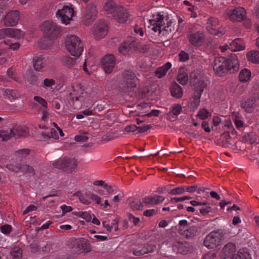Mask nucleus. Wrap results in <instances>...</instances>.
Wrapping results in <instances>:
<instances>
[{"mask_svg": "<svg viewBox=\"0 0 259 259\" xmlns=\"http://www.w3.org/2000/svg\"><path fill=\"white\" fill-rule=\"evenodd\" d=\"M123 197V195L122 193H120L118 195H115L113 199L112 200V202L114 203H116L118 202L121 198Z\"/></svg>", "mask_w": 259, "mask_h": 259, "instance_id": "60", "label": "nucleus"}, {"mask_svg": "<svg viewBox=\"0 0 259 259\" xmlns=\"http://www.w3.org/2000/svg\"><path fill=\"white\" fill-rule=\"evenodd\" d=\"M89 198L97 204H101L102 198L97 194L91 193L89 195Z\"/></svg>", "mask_w": 259, "mask_h": 259, "instance_id": "46", "label": "nucleus"}, {"mask_svg": "<svg viewBox=\"0 0 259 259\" xmlns=\"http://www.w3.org/2000/svg\"><path fill=\"white\" fill-rule=\"evenodd\" d=\"M60 208L63 212L62 216H63L66 213L72 210V208L70 206H67L65 204L61 205Z\"/></svg>", "mask_w": 259, "mask_h": 259, "instance_id": "55", "label": "nucleus"}, {"mask_svg": "<svg viewBox=\"0 0 259 259\" xmlns=\"http://www.w3.org/2000/svg\"><path fill=\"white\" fill-rule=\"evenodd\" d=\"M189 80L188 73L184 71L179 70V83L182 85L186 84Z\"/></svg>", "mask_w": 259, "mask_h": 259, "instance_id": "41", "label": "nucleus"}, {"mask_svg": "<svg viewBox=\"0 0 259 259\" xmlns=\"http://www.w3.org/2000/svg\"><path fill=\"white\" fill-rule=\"evenodd\" d=\"M135 48V44L134 40L126 41L121 44L118 48L119 52L123 55H128Z\"/></svg>", "mask_w": 259, "mask_h": 259, "instance_id": "20", "label": "nucleus"}, {"mask_svg": "<svg viewBox=\"0 0 259 259\" xmlns=\"http://www.w3.org/2000/svg\"><path fill=\"white\" fill-rule=\"evenodd\" d=\"M229 133L230 132L228 131L221 134L220 138L216 141L217 144L224 147H227L230 143Z\"/></svg>", "mask_w": 259, "mask_h": 259, "instance_id": "27", "label": "nucleus"}, {"mask_svg": "<svg viewBox=\"0 0 259 259\" xmlns=\"http://www.w3.org/2000/svg\"><path fill=\"white\" fill-rule=\"evenodd\" d=\"M138 130V127L135 124L127 125L124 128V131L130 133L134 132Z\"/></svg>", "mask_w": 259, "mask_h": 259, "instance_id": "56", "label": "nucleus"}, {"mask_svg": "<svg viewBox=\"0 0 259 259\" xmlns=\"http://www.w3.org/2000/svg\"><path fill=\"white\" fill-rule=\"evenodd\" d=\"M97 11L95 6H88L87 8L84 18V23L89 25L96 18Z\"/></svg>", "mask_w": 259, "mask_h": 259, "instance_id": "24", "label": "nucleus"}, {"mask_svg": "<svg viewBox=\"0 0 259 259\" xmlns=\"http://www.w3.org/2000/svg\"><path fill=\"white\" fill-rule=\"evenodd\" d=\"M240 39L237 38L233 40L229 46V49L231 50L232 51H239L243 50L245 49V47L239 44Z\"/></svg>", "mask_w": 259, "mask_h": 259, "instance_id": "36", "label": "nucleus"}, {"mask_svg": "<svg viewBox=\"0 0 259 259\" xmlns=\"http://www.w3.org/2000/svg\"><path fill=\"white\" fill-rule=\"evenodd\" d=\"M113 17L117 22L123 24L129 20L130 14L126 9L121 6H118L113 15Z\"/></svg>", "mask_w": 259, "mask_h": 259, "instance_id": "11", "label": "nucleus"}, {"mask_svg": "<svg viewBox=\"0 0 259 259\" xmlns=\"http://www.w3.org/2000/svg\"><path fill=\"white\" fill-rule=\"evenodd\" d=\"M151 128V126L150 125H146L143 126L138 127V131L139 133H144L148 131Z\"/></svg>", "mask_w": 259, "mask_h": 259, "instance_id": "61", "label": "nucleus"}, {"mask_svg": "<svg viewBox=\"0 0 259 259\" xmlns=\"http://www.w3.org/2000/svg\"><path fill=\"white\" fill-rule=\"evenodd\" d=\"M1 232L4 234H8L12 231V227L9 225H5L0 227Z\"/></svg>", "mask_w": 259, "mask_h": 259, "instance_id": "48", "label": "nucleus"}, {"mask_svg": "<svg viewBox=\"0 0 259 259\" xmlns=\"http://www.w3.org/2000/svg\"><path fill=\"white\" fill-rule=\"evenodd\" d=\"M246 57L247 60L255 64L259 63V51H251L249 52L247 55Z\"/></svg>", "mask_w": 259, "mask_h": 259, "instance_id": "33", "label": "nucleus"}, {"mask_svg": "<svg viewBox=\"0 0 259 259\" xmlns=\"http://www.w3.org/2000/svg\"><path fill=\"white\" fill-rule=\"evenodd\" d=\"M28 133L26 130H18L15 128H10L7 130L0 131V138L3 141H7L11 137L16 136L18 137H26Z\"/></svg>", "mask_w": 259, "mask_h": 259, "instance_id": "10", "label": "nucleus"}, {"mask_svg": "<svg viewBox=\"0 0 259 259\" xmlns=\"http://www.w3.org/2000/svg\"><path fill=\"white\" fill-rule=\"evenodd\" d=\"M40 29L46 36L52 39L57 38L62 31L60 26L52 21L43 22L40 26Z\"/></svg>", "mask_w": 259, "mask_h": 259, "instance_id": "6", "label": "nucleus"}, {"mask_svg": "<svg viewBox=\"0 0 259 259\" xmlns=\"http://www.w3.org/2000/svg\"><path fill=\"white\" fill-rule=\"evenodd\" d=\"M64 46L70 54L75 57H79L83 50V44L78 36L69 34L65 38Z\"/></svg>", "mask_w": 259, "mask_h": 259, "instance_id": "2", "label": "nucleus"}, {"mask_svg": "<svg viewBox=\"0 0 259 259\" xmlns=\"http://www.w3.org/2000/svg\"><path fill=\"white\" fill-rule=\"evenodd\" d=\"M108 32L106 24L101 21L95 24L92 30V33L97 39H101L106 36Z\"/></svg>", "mask_w": 259, "mask_h": 259, "instance_id": "9", "label": "nucleus"}, {"mask_svg": "<svg viewBox=\"0 0 259 259\" xmlns=\"http://www.w3.org/2000/svg\"><path fill=\"white\" fill-rule=\"evenodd\" d=\"M242 141L244 143L250 144L259 143V139L257 135L253 132L245 134L242 137Z\"/></svg>", "mask_w": 259, "mask_h": 259, "instance_id": "26", "label": "nucleus"}, {"mask_svg": "<svg viewBox=\"0 0 259 259\" xmlns=\"http://www.w3.org/2000/svg\"><path fill=\"white\" fill-rule=\"evenodd\" d=\"M171 64L170 62H167L161 67L158 68L155 74L158 78H161L166 75L167 71L171 67Z\"/></svg>", "mask_w": 259, "mask_h": 259, "instance_id": "29", "label": "nucleus"}, {"mask_svg": "<svg viewBox=\"0 0 259 259\" xmlns=\"http://www.w3.org/2000/svg\"><path fill=\"white\" fill-rule=\"evenodd\" d=\"M225 234L221 229L211 231L205 237L203 245L209 249L217 248L221 244Z\"/></svg>", "mask_w": 259, "mask_h": 259, "instance_id": "3", "label": "nucleus"}, {"mask_svg": "<svg viewBox=\"0 0 259 259\" xmlns=\"http://www.w3.org/2000/svg\"><path fill=\"white\" fill-rule=\"evenodd\" d=\"M193 249L192 245L188 242H179V252L186 254L190 252Z\"/></svg>", "mask_w": 259, "mask_h": 259, "instance_id": "34", "label": "nucleus"}, {"mask_svg": "<svg viewBox=\"0 0 259 259\" xmlns=\"http://www.w3.org/2000/svg\"><path fill=\"white\" fill-rule=\"evenodd\" d=\"M225 18H229L232 21L240 22L246 17V12L243 7H237L232 10H227L224 14Z\"/></svg>", "mask_w": 259, "mask_h": 259, "instance_id": "7", "label": "nucleus"}, {"mask_svg": "<svg viewBox=\"0 0 259 259\" xmlns=\"http://www.w3.org/2000/svg\"><path fill=\"white\" fill-rule=\"evenodd\" d=\"M4 43L9 46V48L13 50H17L19 49L20 45L18 42H14L12 44L10 40H6L4 41Z\"/></svg>", "mask_w": 259, "mask_h": 259, "instance_id": "47", "label": "nucleus"}, {"mask_svg": "<svg viewBox=\"0 0 259 259\" xmlns=\"http://www.w3.org/2000/svg\"><path fill=\"white\" fill-rule=\"evenodd\" d=\"M134 31L136 33L139 34L141 36H143L144 35V31L143 29L138 26H136L134 28Z\"/></svg>", "mask_w": 259, "mask_h": 259, "instance_id": "64", "label": "nucleus"}, {"mask_svg": "<svg viewBox=\"0 0 259 259\" xmlns=\"http://www.w3.org/2000/svg\"><path fill=\"white\" fill-rule=\"evenodd\" d=\"M169 206L167 207H164L162 208V210H168V211H174L178 208V198H174L168 203Z\"/></svg>", "mask_w": 259, "mask_h": 259, "instance_id": "38", "label": "nucleus"}, {"mask_svg": "<svg viewBox=\"0 0 259 259\" xmlns=\"http://www.w3.org/2000/svg\"><path fill=\"white\" fill-rule=\"evenodd\" d=\"M164 199V197L162 196L154 195L144 198L143 203L146 205L152 206L163 202Z\"/></svg>", "mask_w": 259, "mask_h": 259, "instance_id": "21", "label": "nucleus"}, {"mask_svg": "<svg viewBox=\"0 0 259 259\" xmlns=\"http://www.w3.org/2000/svg\"><path fill=\"white\" fill-rule=\"evenodd\" d=\"M198 232L197 228L195 226H190L187 227L183 230L182 229H179V234L182 238H192L195 236Z\"/></svg>", "mask_w": 259, "mask_h": 259, "instance_id": "22", "label": "nucleus"}, {"mask_svg": "<svg viewBox=\"0 0 259 259\" xmlns=\"http://www.w3.org/2000/svg\"><path fill=\"white\" fill-rule=\"evenodd\" d=\"M190 84L193 91V101L191 104L194 107L197 108L199 105L201 94L207 87V83L200 79L194 78L190 79Z\"/></svg>", "mask_w": 259, "mask_h": 259, "instance_id": "4", "label": "nucleus"}, {"mask_svg": "<svg viewBox=\"0 0 259 259\" xmlns=\"http://www.w3.org/2000/svg\"><path fill=\"white\" fill-rule=\"evenodd\" d=\"M10 253L13 259H21L22 257V250L18 246L13 247Z\"/></svg>", "mask_w": 259, "mask_h": 259, "instance_id": "39", "label": "nucleus"}, {"mask_svg": "<svg viewBox=\"0 0 259 259\" xmlns=\"http://www.w3.org/2000/svg\"><path fill=\"white\" fill-rule=\"evenodd\" d=\"M72 214L84 219L87 222H90L92 220L91 215L88 212L73 211Z\"/></svg>", "mask_w": 259, "mask_h": 259, "instance_id": "40", "label": "nucleus"}, {"mask_svg": "<svg viewBox=\"0 0 259 259\" xmlns=\"http://www.w3.org/2000/svg\"><path fill=\"white\" fill-rule=\"evenodd\" d=\"M29 153V150L28 149H23L19 150L16 152L15 153V156L17 157H20L22 156H25L28 155Z\"/></svg>", "mask_w": 259, "mask_h": 259, "instance_id": "52", "label": "nucleus"}, {"mask_svg": "<svg viewBox=\"0 0 259 259\" xmlns=\"http://www.w3.org/2000/svg\"><path fill=\"white\" fill-rule=\"evenodd\" d=\"M88 138L86 133L80 131L78 135L75 136L74 140L78 142H85L88 140Z\"/></svg>", "mask_w": 259, "mask_h": 259, "instance_id": "43", "label": "nucleus"}, {"mask_svg": "<svg viewBox=\"0 0 259 259\" xmlns=\"http://www.w3.org/2000/svg\"><path fill=\"white\" fill-rule=\"evenodd\" d=\"M250 77L251 72L246 68L242 69L239 73V79L241 82H246L250 79Z\"/></svg>", "mask_w": 259, "mask_h": 259, "instance_id": "35", "label": "nucleus"}, {"mask_svg": "<svg viewBox=\"0 0 259 259\" xmlns=\"http://www.w3.org/2000/svg\"><path fill=\"white\" fill-rule=\"evenodd\" d=\"M9 37L16 39L23 38L25 36V32L20 29L8 28Z\"/></svg>", "mask_w": 259, "mask_h": 259, "instance_id": "28", "label": "nucleus"}, {"mask_svg": "<svg viewBox=\"0 0 259 259\" xmlns=\"http://www.w3.org/2000/svg\"><path fill=\"white\" fill-rule=\"evenodd\" d=\"M225 63L227 68V72L233 73L239 69L238 59L235 54L232 55L228 59L225 58Z\"/></svg>", "mask_w": 259, "mask_h": 259, "instance_id": "14", "label": "nucleus"}, {"mask_svg": "<svg viewBox=\"0 0 259 259\" xmlns=\"http://www.w3.org/2000/svg\"><path fill=\"white\" fill-rule=\"evenodd\" d=\"M231 259H251V257L246 249H241L238 251L237 254H234Z\"/></svg>", "mask_w": 259, "mask_h": 259, "instance_id": "32", "label": "nucleus"}, {"mask_svg": "<svg viewBox=\"0 0 259 259\" xmlns=\"http://www.w3.org/2000/svg\"><path fill=\"white\" fill-rule=\"evenodd\" d=\"M115 64V58L112 55H106L102 59V67L106 73H109L112 71L114 67Z\"/></svg>", "mask_w": 259, "mask_h": 259, "instance_id": "16", "label": "nucleus"}, {"mask_svg": "<svg viewBox=\"0 0 259 259\" xmlns=\"http://www.w3.org/2000/svg\"><path fill=\"white\" fill-rule=\"evenodd\" d=\"M34 100L39 104H40L42 106L46 107L47 105L46 101L41 97L38 96H35L34 97Z\"/></svg>", "mask_w": 259, "mask_h": 259, "instance_id": "58", "label": "nucleus"}, {"mask_svg": "<svg viewBox=\"0 0 259 259\" xmlns=\"http://www.w3.org/2000/svg\"><path fill=\"white\" fill-rule=\"evenodd\" d=\"M199 211L202 215H206L212 211V208L210 206H206L205 208H200Z\"/></svg>", "mask_w": 259, "mask_h": 259, "instance_id": "57", "label": "nucleus"}, {"mask_svg": "<svg viewBox=\"0 0 259 259\" xmlns=\"http://www.w3.org/2000/svg\"><path fill=\"white\" fill-rule=\"evenodd\" d=\"M4 96L11 102L19 98V95L15 91L11 89H6L4 91Z\"/></svg>", "mask_w": 259, "mask_h": 259, "instance_id": "37", "label": "nucleus"}, {"mask_svg": "<svg viewBox=\"0 0 259 259\" xmlns=\"http://www.w3.org/2000/svg\"><path fill=\"white\" fill-rule=\"evenodd\" d=\"M156 212L154 209H148L144 212V215L146 217H151L156 214Z\"/></svg>", "mask_w": 259, "mask_h": 259, "instance_id": "59", "label": "nucleus"}, {"mask_svg": "<svg viewBox=\"0 0 259 259\" xmlns=\"http://www.w3.org/2000/svg\"><path fill=\"white\" fill-rule=\"evenodd\" d=\"M20 14L18 11H12L8 13L5 18V22L8 26H15L18 24Z\"/></svg>", "mask_w": 259, "mask_h": 259, "instance_id": "17", "label": "nucleus"}, {"mask_svg": "<svg viewBox=\"0 0 259 259\" xmlns=\"http://www.w3.org/2000/svg\"><path fill=\"white\" fill-rule=\"evenodd\" d=\"M189 59V56L188 53L182 51L179 53V60L182 62H185Z\"/></svg>", "mask_w": 259, "mask_h": 259, "instance_id": "51", "label": "nucleus"}, {"mask_svg": "<svg viewBox=\"0 0 259 259\" xmlns=\"http://www.w3.org/2000/svg\"><path fill=\"white\" fill-rule=\"evenodd\" d=\"M155 248V246L152 244L140 246L133 250V254L136 256H141L153 252Z\"/></svg>", "mask_w": 259, "mask_h": 259, "instance_id": "19", "label": "nucleus"}, {"mask_svg": "<svg viewBox=\"0 0 259 259\" xmlns=\"http://www.w3.org/2000/svg\"><path fill=\"white\" fill-rule=\"evenodd\" d=\"M143 206L141 202L137 201H133L131 203V206L134 209H142Z\"/></svg>", "mask_w": 259, "mask_h": 259, "instance_id": "49", "label": "nucleus"}, {"mask_svg": "<svg viewBox=\"0 0 259 259\" xmlns=\"http://www.w3.org/2000/svg\"><path fill=\"white\" fill-rule=\"evenodd\" d=\"M6 167L10 170L18 172L22 171L23 172H30L32 170L31 167L27 165H23L22 167H19L17 165H12L11 164H6Z\"/></svg>", "mask_w": 259, "mask_h": 259, "instance_id": "31", "label": "nucleus"}, {"mask_svg": "<svg viewBox=\"0 0 259 259\" xmlns=\"http://www.w3.org/2000/svg\"><path fill=\"white\" fill-rule=\"evenodd\" d=\"M63 62L68 68H71L75 63V59L70 57L67 56L63 59Z\"/></svg>", "mask_w": 259, "mask_h": 259, "instance_id": "44", "label": "nucleus"}, {"mask_svg": "<svg viewBox=\"0 0 259 259\" xmlns=\"http://www.w3.org/2000/svg\"><path fill=\"white\" fill-rule=\"evenodd\" d=\"M137 77L135 74H132L126 78L125 91L130 94V92L135 91L136 88Z\"/></svg>", "mask_w": 259, "mask_h": 259, "instance_id": "23", "label": "nucleus"}, {"mask_svg": "<svg viewBox=\"0 0 259 259\" xmlns=\"http://www.w3.org/2000/svg\"><path fill=\"white\" fill-rule=\"evenodd\" d=\"M79 92H80V95L78 96H77L75 97V101H82L83 99L86 98L88 96L87 93L85 92H82V90L81 89H79ZM74 98H72V100H74Z\"/></svg>", "mask_w": 259, "mask_h": 259, "instance_id": "53", "label": "nucleus"}, {"mask_svg": "<svg viewBox=\"0 0 259 259\" xmlns=\"http://www.w3.org/2000/svg\"><path fill=\"white\" fill-rule=\"evenodd\" d=\"M204 37V32L198 31L195 33H190L187 36V38L192 45L198 47L202 44Z\"/></svg>", "mask_w": 259, "mask_h": 259, "instance_id": "15", "label": "nucleus"}, {"mask_svg": "<svg viewBox=\"0 0 259 259\" xmlns=\"http://www.w3.org/2000/svg\"><path fill=\"white\" fill-rule=\"evenodd\" d=\"M147 19L150 24L152 32L151 37L156 42L162 41L161 39L171 31L172 21L164 12H159L154 10L148 11Z\"/></svg>", "mask_w": 259, "mask_h": 259, "instance_id": "1", "label": "nucleus"}, {"mask_svg": "<svg viewBox=\"0 0 259 259\" xmlns=\"http://www.w3.org/2000/svg\"><path fill=\"white\" fill-rule=\"evenodd\" d=\"M171 93L172 96L178 98V85L176 83H173L171 86Z\"/></svg>", "mask_w": 259, "mask_h": 259, "instance_id": "50", "label": "nucleus"}, {"mask_svg": "<svg viewBox=\"0 0 259 259\" xmlns=\"http://www.w3.org/2000/svg\"><path fill=\"white\" fill-rule=\"evenodd\" d=\"M207 30L211 34L221 37L225 34L226 30L224 28L219 27V22L217 18L210 17L207 20Z\"/></svg>", "mask_w": 259, "mask_h": 259, "instance_id": "8", "label": "nucleus"}, {"mask_svg": "<svg viewBox=\"0 0 259 259\" xmlns=\"http://www.w3.org/2000/svg\"><path fill=\"white\" fill-rule=\"evenodd\" d=\"M47 62L43 55L35 56L33 59V66L36 70H41L46 65Z\"/></svg>", "mask_w": 259, "mask_h": 259, "instance_id": "25", "label": "nucleus"}, {"mask_svg": "<svg viewBox=\"0 0 259 259\" xmlns=\"http://www.w3.org/2000/svg\"><path fill=\"white\" fill-rule=\"evenodd\" d=\"M55 84V81L52 78H46L42 82V87L47 90L52 89Z\"/></svg>", "mask_w": 259, "mask_h": 259, "instance_id": "42", "label": "nucleus"}, {"mask_svg": "<svg viewBox=\"0 0 259 259\" xmlns=\"http://www.w3.org/2000/svg\"><path fill=\"white\" fill-rule=\"evenodd\" d=\"M236 250L235 244L232 242L227 243L222 248L220 257V259H227Z\"/></svg>", "mask_w": 259, "mask_h": 259, "instance_id": "18", "label": "nucleus"}, {"mask_svg": "<svg viewBox=\"0 0 259 259\" xmlns=\"http://www.w3.org/2000/svg\"><path fill=\"white\" fill-rule=\"evenodd\" d=\"M259 100V95L254 94L246 100L243 101L241 106L247 113H251L257 106V102Z\"/></svg>", "mask_w": 259, "mask_h": 259, "instance_id": "12", "label": "nucleus"}, {"mask_svg": "<svg viewBox=\"0 0 259 259\" xmlns=\"http://www.w3.org/2000/svg\"><path fill=\"white\" fill-rule=\"evenodd\" d=\"M118 7L112 0H108L104 6V10L108 14H113Z\"/></svg>", "mask_w": 259, "mask_h": 259, "instance_id": "30", "label": "nucleus"}, {"mask_svg": "<svg viewBox=\"0 0 259 259\" xmlns=\"http://www.w3.org/2000/svg\"><path fill=\"white\" fill-rule=\"evenodd\" d=\"M75 14L73 6L69 4L64 5L61 9H59L57 11L56 15L63 24L68 25L73 20Z\"/></svg>", "mask_w": 259, "mask_h": 259, "instance_id": "5", "label": "nucleus"}, {"mask_svg": "<svg viewBox=\"0 0 259 259\" xmlns=\"http://www.w3.org/2000/svg\"><path fill=\"white\" fill-rule=\"evenodd\" d=\"M213 68L215 73L219 76H222L224 73L227 72L225 58L220 57L215 58L213 61Z\"/></svg>", "mask_w": 259, "mask_h": 259, "instance_id": "13", "label": "nucleus"}, {"mask_svg": "<svg viewBox=\"0 0 259 259\" xmlns=\"http://www.w3.org/2000/svg\"><path fill=\"white\" fill-rule=\"evenodd\" d=\"M8 28H4L0 29V40L5 38L6 37H9Z\"/></svg>", "mask_w": 259, "mask_h": 259, "instance_id": "54", "label": "nucleus"}, {"mask_svg": "<svg viewBox=\"0 0 259 259\" xmlns=\"http://www.w3.org/2000/svg\"><path fill=\"white\" fill-rule=\"evenodd\" d=\"M37 209L36 206H35L34 205H30L28 207H26V208L24 210L23 214H26L29 211H34L35 210Z\"/></svg>", "mask_w": 259, "mask_h": 259, "instance_id": "62", "label": "nucleus"}, {"mask_svg": "<svg viewBox=\"0 0 259 259\" xmlns=\"http://www.w3.org/2000/svg\"><path fill=\"white\" fill-rule=\"evenodd\" d=\"M188 227V223L186 220H182L179 221V229H182L183 230Z\"/></svg>", "mask_w": 259, "mask_h": 259, "instance_id": "63", "label": "nucleus"}, {"mask_svg": "<svg viewBox=\"0 0 259 259\" xmlns=\"http://www.w3.org/2000/svg\"><path fill=\"white\" fill-rule=\"evenodd\" d=\"M197 116L201 119H205L208 116H211V113H209L206 109H202L199 111Z\"/></svg>", "mask_w": 259, "mask_h": 259, "instance_id": "45", "label": "nucleus"}]
</instances>
